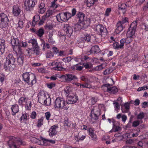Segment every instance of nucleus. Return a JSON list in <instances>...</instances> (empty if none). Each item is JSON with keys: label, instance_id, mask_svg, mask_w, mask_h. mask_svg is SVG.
I'll return each mask as SVG.
<instances>
[{"label": "nucleus", "instance_id": "f257e3e1", "mask_svg": "<svg viewBox=\"0 0 148 148\" xmlns=\"http://www.w3.org/2000/svg\"><path fill=\"white\" fill-rule=\"evenodd\" d=\"M68 100L66 102L62 98H57L53 103V106L55 108L64 109L67 110L69 108L68 104H72L76 102L78 100V97L76 96L70 95L68 97Z\"/></svg>", "mask_w": 148, "mask_h": 148}, {"label": "nucleus", "instance_id": "f03ea898", "mask_svg": "<svg viewBox=\"0 0 148 148\" xmlns=\"http://www.w3.org/2000/svg\"><path fill=\"white\" fill-rule=\"evenodd\" d=\"M8 139L7 144L9 148H19L20 145H25L22 140L18 138L11 136Z\"/></svg>", "mask_w": 148, "mask_h": 148}, {"label": "nucleus", "instance_id": "7ed1b4c3", "mask_svg": "<svg viewBox=\"0 0 148 148\" xmlns=\"http://www.w3.org/2000/svg\"><path fill=\"white\" fill-rule=\"evenodd\" d=\"M15 59L12 54H9L6 57V60L5 63L4 68L6 71H12L15 68L14 63Z\"/></svg>", "mask_w": 148, "mask_h": 148}, {"label": "nucleus", "instance_id": "20e7f679", "mask_svg": "<svg viewBox=\"0 0 148 148\" xmlns=\"http://www.w3.org/2000/svg\"><path fill=\"white\" fill-rule=\"evenodd\" d=\"M11 43L13 46V49L16 53L21 54L22 53L21 48V42L18 38L12 36Z\"/></svg>", "mask_w": 148, "mask_h": 148}, {"label": "nucleus", "instance_id": "39448f33", "mask_svg": "<svg viewBox=\"0 0 148 148\" xmlns=\"http://www.w3.org/2000/svg\"><path fill=\"white\" fill-rule=\"evenodd\" d=\"M95 31L96 33L104 38L106 37L108 34L107 29L102 25H97L95 28Z\"/></svg>", "mask_w": 148, "mask_h": 148}, {"label": "nucleus", "instance_id": "423d86ee", "mask_svg": "<svg viewBox=\"0 0 148 148\" xmlns=\"http://www.w3.org/2000/svg\"><path fill=\"white\" fill-rule=\"evenodd\" d=\"M9 20L7 16L3 13L0 14V28L3 29L8 25Z\"/></svg>", "mask_w": 148, "mask_h": 148}, {"label": "nucleus", "instance_id": "0eeeda50", "mask_svg": "<svg viewBox=\"0 0 148 148\" xmlns=\"http://www.w3.org/2000/svg\"><path fill=\"white\" fill-rule=\"evenodd\" d=\"M100 115V110L97 106L94 107L91 111L90 116L92 119L96 120Z\"/></svg>", "mask_w": 148, "mask_h": 148}, {"label": "nucleus", "instance_id": "6e6552de", "mask_svg": "<svg viewBox=\"0 0 148 148\" xmlns=\"http://www.w3.org/2000/svg\"><path fill=\"white\" fill-rule=\"evenodd\" d=\"M137 25L136 22H133L132 23L130 26V30L127 32L126 34L127 36H128V37L134 38L135 35V32L136 28Z\"/></svg>", "mask_w": 148, "mask_h": 148}, {"label": "nucleus", "instance_id": "1a4fd4ad", "mask_svg": "<svg viewBox=\"0 0 148 148\" xmlns=\"http://www.w3.org/2000/svg\"><path fill=\"white\" fill-rule=\"evenodd\" d=\"M63 30L66 32L67 35L70 37L73 32V27L68 24H65L63 27Z\"/></svg>", "mask_w": 148, "mask_h": 148}, {"label": "nucleus", "instance_id": "9d476101", "mask_svg": "<svg viewBox=\"0 0 148 148\" xmlns=\"http://www.w3.org/2000/svg\"><path fill=\"white\" fill-rule=\"evenodd\" d=\"M58 128L57 125H54L51 127L49 131V135L51 137H52L57 134V131L56 129Z\"/></svg>", "mask_w": 148, "mask_h": 148}, {"label": "nucleus", "instance_id": "9b49d317", "mask_svg": "<svg viewBox=\"0 0 148 148\" xmlns=\"http://www.w3.org/2000/svg\"><path fill=\"white\" fill-rule=\"evenodd\" d=\"M21 10L20 6L14 5L12 8V14L14 16H18L21 12Z\"/></svg>", "mask_w": 148, "mask_h": 148}, {"label": "nucleus", "instance_id": "f8f14e48", "mask_svg": "<svg viewBox=\"0 0 148 148\" xmlns=\"http://www.w3.org/2000/svg\"><path fill=\"white\" fill-rule=\"evenodd\" d=\"M44 100V104L46 106H49L51 104V99L49 97L48 98H46V96L45 94H43L39 97V99Z\"/></svg>", "mask_w": 148, "mask_h": 148}, {"label": "nucleus", "instance_id": "ddd939ff", "mask_svg": "<svg viewBox=\"0 0 148 148\" xmlns=\"http://www.w3.org/2000/svg\"><path fill=\"white\" fill-rule=\"evenodd\" d=\"M39 47L38 45L31 49H28V54H32L35 53L37 55H39L40 54Z\"/></svg>", "mask_w": 148, "mask_h": 148}, {"label": "nucleus", "instance_id": "4468645a", "mask_svg": "<svg viewBox=\"0 0 148 148\" xmlns=\"http://www.w3.org/2000/svg\"><path fill=\"white\" fill-rule=\"evenodd\" d=\"M110 85L108 84H105L104 86L107 87V91L109 92L114 94L118 91L117 88L115 86L111 87Z\"/></svg>", "mask_w": 148, "mask_h": 148}, {"label": "nucleus", "instance_id": "2eb2a0df", "mask_svg": "<svg viewBox=\"0 0 148 148\" xmlns=\"http://www.w3.org/2000/svg\"><path fill=\"white\" fill-rule=\"evenodd\" d=\"M28 99L24 97H21L19 99L18 103L20 105L25 106L26 109H28Z\"/></svg>", "mask_w": 148, "mask_h": 148}, {"label": "nucleus", "instance_id": "dca6fc26", "mask_svg": "<svg viewBox=\"0 0 148 148\" xmlns=\"http://www.w3.org/2000/svg\"><path fill=\"white\" fill-rule=\"evenodd\" d=\"M51 65L54 66L53 69L57 71H61L62 70L63 68L61 66V64L59 62L56 61H54L51 63Z\"/></svg>", "mask_w": 148, "mask_h": 148}, {"label": "nucleus", "instance_id": "f3484780", "mask_svg": "<svg viewBox=\"0 0 148 148\" xmlns=\"http://www.w3.org/2000/svg\"><path fill=\"white\" fill-rule=\"evenodd\" d=\"M60 78L63 79V80L70 81L76 79L75 76H72V75H62L60 76Z\"/></svg>", "mask_w": 148, "mask_h": 148}, {"label": "nucleus", "instance_id": "a211bd4d", "mask_svg": "<svg viewBox=\"0 0 148 148\" xmlns=\"http://www.w3.org/2000/svg\"><path fill=\"white\" fill-rule=\"evenodd\" d=\"M122 40V39L120 41V42L119 43L118 42H116L113 43V46L114 48L115 49H122L124 48V46L125 43L123 44H121V41Z\"/></svg>", "mask_w": 148, "mask_h": 148}, {"label": "nucleus", "instance_id": "6ab92c4d", "mask_svg": "<svg viewBox=\"0 0 148 148\" xmlns=\"http://www.w3.org/2000/svg\"><path fill=\"white\" fill-rule=\"evenodd\" d=\"M130 103L128 102L125 103L123 106H121V109L123 113L127 112L130 109Z\"/></svg>", "mask_w": 148, "mask_h": 148}, {"label": "nucleus", "instance_id": "aec40b11", "mask_svg": "<svg viewBox=\"0 0 148 148\" xmlns=\"http://www.w3.org/2000/svg\"><path fill=\"white\" fill-rule=\"evenodd\" d=\"M11 109L12 110V115H15L16 113L19 111L18 106L17 104H14L11 106Z\"/></svg>", "mask_w": 148, "mask_h": 148}, {"label": "nucleus", "instance_id": "412c9836", "mask_svg": "<svg viewBox=\"0 0 148 148\" xmlns=\"http://www.w3.org/2000/svg\"><path fill=\"white\" fill-rule=\"evenodd\" d=\"M116 27L115 32L117 34H119L123 31L125 27V25H122L121 23L118 22L116 24Z\"/></svg>", "mask_w": 148, "mask_h": 148}, {"label": "nucleus", "instance_id": "4be33fe9", "mask_svg": "<svg viewBox=\"0 0 148 148\" xmlns=\"http://www.w3.org/2000/svg\"><path fill=\"white\" fill-rule=\"evenodd\" d=\"M56 17L58 21H59V20H60L63 21H66L65 12H61L60 13L56 16Z\"/></svg>", "mask_w": 148, "mask_h": 148}, {"label": "nucleus", "instance_id": "5701e85b", "mask_svg": "<svg viewBox=\"0 0 148 148\" xmlns=\"http://www.w3.org/2000/svg\"><path fill=\"white\" fill-rule=\"evenodd\" d=\"M126 38H122V40L121 41V44H125L126 45L130 43L133 40L134 38L128 36H127Z\"/></svg>", "mask_w": 148, "mask_h": 148}, {"label": "nucleus", "instance_id": "b1692460", "mask_svg": "<svg viewBox=\"0 0 148 148\" xmlns=\"http://www.w3.org/2000/svg\"><path fill=\"white\" fill-rule=\"evenodd\" d=\"M90 19L88 18H86L85 20L82 21L79 23H81L84 28H86L89 25L90 23Z\"/></svg>", "mask_w": 148, "mask_h": 148}, {"label": "nucleus", "instance_id": "393cba45", "mask_svg": "<svg viewBox=\"0 0 148 148\" xmlns=\"http://www.w3.org/2000/svg\"><path fill=\"white\" fill-rule=\"evenodd\" d=\"M40 138L43 141V145H47L48 144V142L52 144H54L56 143V141L54 140L47 139L42 137H41Z\"/></svg>", "mask_w": 148, "mask_h": 148}, {"label": "nucleus", "instance_id": "a878e982", "mask_svg": "<svg viewBox=\"0 0 148 148\" xmlns=\"http://www.w3.org/2000/svg\"><path fill=\"white\" fill-rule=\"evenodd\" d=\"M100 51L99 47L97 45L92 47L90 51V53H97Z\"/></svg>", "mask_w": 148, "mask_h": 148}, {"label": "nucleus", "instance_id": "bb28decb", "mask_svg": "<svg viewBox=\"0 0 148 148\" xmlns=\"http://www.w3.org/2000/svg\"><path fill=\"white\" fill-rule=\"evenodd\" d=\"M77 16L78 18V23H79L84 20L85 17V14L82 12H79L77 13Z\"/></svg>", "mask_w": 148, "mask_h": 148}, {"label": "nucleus", "instance_id": "cd10ccee", "mask_svg": "<svg viewBox=\"0 0 148 148\" xmlns=\"http://www.w3.org/2000/svg\"><path fill=\"white\" fill-rule=\"evenodd\" d=\"M103 64H101L97 66L96 67L92 69H90L89 70V71L90 73H93L94 71H100L102 70L103 67Z\"/></svg>", "mask_w": 148, "mask_h": 148}, {"label": "nucleus", "instance_id": "c85d7f7f", "mask_svg": "<svg viewBox=\"0 0 148 148\" xmlns=\"http://www.w3.org/2000/svg\"><path fill=\"white\" fill-rule=\"evenodd\" d=\"M53 33L51 32H49L48 34V42L49 43L52 44H54L55 42V41L53 38Z\"/></svg>", "mask_w": 148, "mask_h": 148}, {"label": "nucleus", "instance_id": "c756f323", "mask_svg": "<svg viewBox=\"0 0 148 148\" xmlns=\"http://www.w3.org/2000/svg\"><path fill=\"white\" fill-rule=\"evenodd\" d=\"M36 32V34L40 37L42 36L44 34V31L42 28H40L38 30H37Z\"/></svg>", "mask_w": 148, "mask_h": 148}, {"label": "nucleus", "instance_id": "7c9ffc66", "mask_svg": "<svg viewBox=\"0 0 148 148\" xmlns=\"http://www.w3.org/2000/svg\"><path fill=\"white\" fill-rule=\"evenodd\" d=\"M28 43L29 45H32L33 47L38 45L36 40L35 39H32L28 41Z\"/></svg>", "mask_w": 148, "mask_h": 148}, {"label": "nucleus", "instance_id": "2f4dec72", "mask_svg": "<svg viewBox=\"0 0 148 148\" xmlns=\"http://www.w3.org/2000/svg\"><path fill=\"white\" fill-rule=\"evenodd\" d=\"M45 55L46 56V58H51L54 56V54L50 50H48L46 51Z\"/></svg>", "mask_w": 148, "mask_h": 148}, {"label": "nucleus", "instance_id": "473e14b6", "mask_svg": "<svg viewBox=\"0 0 148 148\" xmlns=\"http://www.w3.org/2000/svg\"><path fill=\"white\" fill-rule=\"evenodd\" d=\"M43 120L44 118L43 117H42L40 119L38 120L36 124L37 127H40L43 125Z\"/></svg>", "mask_w": 148, "mask_h": 148}, {"label": "nucleus", "instance_id": "72a5a7b5", "mask_svg": "<svg viewBox=\"0 0 148 148\" xmlns=\"http://www.w3.org/2000/svg\"><path fill=\"white\" fill-rule=\"evenodd\" d=\"M34 0H28V8H29V10L30 11V8H33L34 6L35 3Z\"/></svg>", "mask_w": 148, "mask_h": 148}, {"label": "nucleus", "instance_id": "f704fd0d", "mask_svg": "<svg viewBox=\"0 0 148 148\" xmlns=\"http://www.w3.org/2000/svg\"><path fill=\"white\" fill-rule=\"evenodd\" d=\"M83 66H84L85 69L87 70V71H89V70L90 69H92L91 68L92 67V65L90 64H89L88 63H84L83 64Z\"/></svg>", "mask_w": 148, "mask_h": 148}, {"label": "nucleus", "instance_id": "c9c22d12", "mask_svg": "<svg viewBox=\"0 0 148 148\" xmlns=\"http://www.w3.org/2000/svg\"><path fill=\"white\" fill-rule=\"evenodd\" d=\"M84 36V37H82V39H83L84 42H89L91 38L90 36L88 34H85Z\"/></svg>", "mask_w": 148, "mask_h": 148}, {"label": "nucleus", "instance_id": "e433bc0d", "mask_svg": "<svg viewBox=\"0 0 148 148\" xmlns=\"http://www.w3.org/2000/svg\"><path fill=\"white\" fill-rule=\"evenodd\" d=\"M121 130V128L119 126H116L114 125L113 128L111 130L109 131V132H117Z\"/></svg>", "mask_w": 148, "mask_h": 148}, {"label": "nucleus", "instance_id": "4c0bfd02", "mask_svg": "<svg viewBox=\"0 0 148 148\" xmlns=\"http://www.w3.org/2000/svg\"><path fill=\"white\" fill-rule=\"evenodd\" d=\"M86 138V136L82 135L80 137L79 136V135H76L75 136V140L78 142L80 140H84Z\"/></svg>", "mask_w": 148, "mask_h": 148}, {"label": "nucleus", "instance_id": "58836bf2", "mask_svg": "<svg viewBox=\"0 0 148 148\" xmlns=\"http://www.w3.org/2000/svg\"><path fill=\"white\" fill-rule=\"evenodd\" d=\"M57 35L61 39H64L65 40L66 39L65 35L64 33H63L62 32L59 31L58 32Z\"/></svg>", "mask_w": 148, "mask_h": 148}, {"label": "nucleus", "instance_id": "ea45409f", "mask_svg": "<svg viewBox=\"0 0 148 148\" xmlns=\"http://www.w3.org/2000/svg\"><path fill=\"white\" fill-rule=\"evenodd\" d=\"M114 70V69L113 68H109L105 70L103 74H109L112 73Z\"/></svg>", "mask_w": 148, "mask_h": 148}, {"label": "nucleus", "instance_id": "a19ab883", "mask_svg": "<svg viewBox=\"0 0 148 148\" xmlns=\"http://www.w3.org/2000/svg\"><path fill=\"white\" fill-rule=\"evenodd\" d=\"M84 42L83 39H82V37L77 41V44H78L77 45L78 46L81 47L83 46Z\"/></svg>", "mask_w": 148, "mask_h": 148}, {"label": "nucleus", "instance_id": "79ce46f5", "mask_svg": "<svg viewBox=\"0 0 148 148\" xmlns=\"http://www.w3.org/2000/svg\"><path fill=\"white\" fill-rule=\"evenodd\" d=\"M27 120V116L26 114H23L21 118V122H23L25 123H26Z\"/></svg>", "mask_w": 148, "mask_h": 148}, {"label": "nucleus", "instance_id": "37998d69", "mask_svg": "<svg viewBox=\"0 0 148 148\" xmlns=\"http://www.w3.org/2000/svg\"><path fill=\"white\" fill-rule=\"evenodd\" d=\"M128 19L127 17L123 18L121 21H119L118 22L120 23L122 25H125V24L128 22Z\"/></svg>", "mask_w": 148, "mask_h": 148}, {"label": "nucleus", "instance_id": "c03bdc74", "mask_svg": "<svg viewBox=\"0 0 148 148\" xmlns=\"http://www.w3.org/2000/svg\"><path fill=\"white\" fill-rule=\"evenodd\" d=\"M74 28L75 30L76 31H78L81 29H82L83 27H82V25L81 23H79V24L75 25Z\"/></svg>", "mask_w": 148, "mask_h": 148}, {"label": "nucleus", "instance_id": "a18cd8bd", "mask_svg": "<svg viewBox=\"0 0 148 148\" xmlns=\"http://www.w3.org/2000/svg\"><path fill=\"white\" fill-rule=\"evenodd\" d=\"M97 0H87V4L89 6L92 5L96 2Z\"/></svg>", "mask_w": 148, "mask_h": 148}, {"label": "nucleus", "instance_id": "49530a36", "mask_svg": "<svg viewBox=\"0 0 148 148\" xmlns=\"http://www.w3.org/2000/svg\"><path fill=\"white\" fill-rule=\"evenodd\" d=\"M140 123H142V121L141 120L139 121L138 120L134 121L133 122L132 126L133 127H136L140 124Z\"/></svg>", "mask_w": 148, "mask_h": 148}, {"label": "nucleus", "instance_id": "de8ad7c7", "mask_svg": "<svg viewBox=\"0 0 148 148\" xmlns=\"http://www.w3.org/2000/svg\"><path fill=\"white\" fill-rule=\"evenodd\" d=\"M111 8H107L105 12L104 16H108L111 11Z\"/></svg>", "mask_w": 148, "mask_h": 148}, {"label": "nucleus", "instance_id": "09e8293b", "mask_svg": "<svg viewBox=\"0 0 148 148\" xmlns=\"http://www.w3.org/2000/svg\"><path fill=\"white\" fill-rule=\"evenodd\" d=\"M5 42L4 39H0V47L1 48H3L4 50L5 48Z\"/></svg>", "mask_w": 148, "mask_h": 148}, {"label": "nucleus", "instance_id": "8fccbe9b", "mask_svg": "<svg viewBox=\"0 0 148 148\" xmlns=\"http://www.w3.org/2000/svg\"><path fill=\"white\" fill-rule=\"evenodd\" d=\"M71 122L69 121L68 119H67L64 121V125L68 127H70L71 126Z\"/></svg>", "mask_w": 148, "mask_h": 148}, {"label": "nucleus", "instance_id": "3c124183", "mask_svg": "<svg viewBox=\"0 0 148 148\" xmlns=\"http://www.w3.org/2000/svg\"><path fill=\"white\" fill-rule=\"evenodd\" d=\"M71 91V88L69 86L66 87L64 89V91L67 94L69 95Z\"/></svg>", "mask_w": 148, "mask_h": 148}, {"label": "nucleus", "instance_id": "603ef678", "mask_svg": "<svg viewBox=\"0 0 148 148\" xmlns=\"http://www.w3.org/2000/svg\"><path fill=\"white\" fill-rule=\"evenodd\" d=\"M72 58L70 56L64 58L62 60L65 63L69 62L72 60Z\"/></svg>", "mask_w": 148, "mask_h": 148}, {"label": "nucleus", "instance_id": "864d4df0", "mask_svg": "<svg viewBox=\"0 0 148 148\" xmlns=\"http://www.w3.org/2000/svg\"><path fill=\"white\" fill-rule=\"evenodd\" d=\"M119 10H125V11H126V7L125 6V4H121L120 5H119Z\"/></svg>", "mask_w": 148, "mask_h": 148}, {"label": "nucleus", "instance_id": "5fc2aeb1", "mask_svg": "<svg viewBox=\"0 0 148 148\" xmlns=\"http://www.w3.org/2000/svg\"><path fill=\"white\" fill-rule=\"evenodd\" d=\"M144 117V113L143 112H140L137 116V119H142Z\"/></svg>", "mask_w": 148, "mask_h": 148}, {"label": "nucleus", "instance_id": "6e6d98bb", "mask_svg": "<svg viewBox=\"0 0 148 148\" xmlns=\"http://www.w3.org/2000/svg\"><path fill=\"white\" fill-rule=\"evenodd\" d=\"M56 1H53V2H51V7L53 8H57L60 5L59 4L57 5L56 4Z\"/></svg>", "mask_w": 148, "mask_h": 148}, {"label": "nucleus", "instance_id": "4d7b16f0", "mask_svg": "<svg viewBox=\"0 0 148 148\" xmlns=\"http://www.w3.org/2000/svg\"><path fill=\"white\" fill-rule=\"evenodd\" d=\"M52 14V12L51 10L48 11L46 14L43 16V18H46L49 17Z\"/></svg>", "mask_w": 148, "mask_h": 148}, {"label": "nucleus", "instance_id": "13d9d810", "mask_svg": "<svg viewBox=\"0 0 148 148\" xmlns=\"http://www.w3.org/2000/svg\"><path fill=\"white\" fill-rule=\"evenodd\" d=\"M34 21L35 22H37L40 19V16L38 15H35L33 18Z\"/></svg>", "mask_w": 148, "mask_h": 148}, {"label": "nucleus", "instance_id": "bf43d9fd", "mask_svg": "<svg viewBox=\"0 0 148 148\" xmlns=\"http://www.w3.org/2000/svg\"><path fill=\"white\" fill-rule=\"evenodd\" d=\"M45 27V29L47 30H51L53 28V26L52 25L48 24H46Z\"/></svg>", "mask_w": 148, "mask_h": 148}, {"label": "nucleus", "instance_id": "052dcab7", "mask_svg": "<svg viewBox=\"0 0 148 148\" xmlns=\"http://www.w3.org/2000/svg\"><path fill=\"white\" fill-rule=\"evenodd\" d=\"M45 115L46 119L47 120H49V118L51 116V114L50 112H46L45 113Z\"/></svg>", "mask_w": 148, "mask_h": 148}, {"label": "nucleus", "instance_id": "680f3d73", "mask_svg": "<svg viewBox=\"0 0 148 148\" xmlns=\"http://www.w3.org/2000/svg\"><path fill=\"white\" fill-rule=\"evenodd\" d=\"M66 21H67L69 19L71 18V14L69 12H65Z\"/></svg>", "mask_w": 148, "mask_h": 148}, {"label": "nucleus", "instance_id": "e2e57ef3", "mask_svg": "<svg viewBox=\"0 0 148 148\" xmlns=\"http://www.w3.org/2000/svg\"><path fill=\"white\" fill-rule=\"evenodd\" d=\"M90 136H91L92 140H93L94 141H96L97 140V137L95 133Z\"/></svg>", "mask_w": 148, "mask_h": 148}, {"label": "nucleus", "instance_id": "0e129e2a", "mask_svg": "<svg viewBox=\"0 0 148 148\" xmlns=\"http://www.w3.org/2000/svg\"><path fill=\"white\" fill-rule=\"evenodd\" d=\"M17 62L20 65L22 64L23 63V58L22 57H18L17 59Z\"/></svg>", "mask_w": 148, "mask_h": 148}, {"label": "nucleus", "instance_id": "69168bd1", "mask_svg": "<svg viewBox=\"0 0 148 148\" xmlns=\"http://www.w3.org/2000/svg\"><path fill=\"white\" fill-rule=\"evenodd\" d=\"M36 112L34 111L32 113L31 115H30V117L32 119H35L36 118Z\"/></svg>", "mask_w": 148, "mask_h": 148}, {"label": "nucleus", "instance_id": "338daca9", "mask_svg": "<svg viewBox=\"0 0 148 148\" xmlns=\"http://www.w3.org/2000/svg\"><path fill=\"white\" fill-rule=\"evenodd\" d=\"M53 50V53H54L56 54H57L59 53V49L56 47H53L52 48Z\"/></svg>", "mask_w": 148, "mask_h": 148}, {"label": "nucleus", "instance_id": "774afa93", "mask_svg": "<svg viewBox=\"0 0 148 148\" xmlns=\"http://www.w3.org/2000/svg\"><path fill=\"white\" fill-rule=\"evenodd\" d=\"M47 87L50 89H51L53 87L55 86V84L53 83L47 84Z\"/></svg>", "mask_w": 148, "mask_h": 148}]
</instances>
